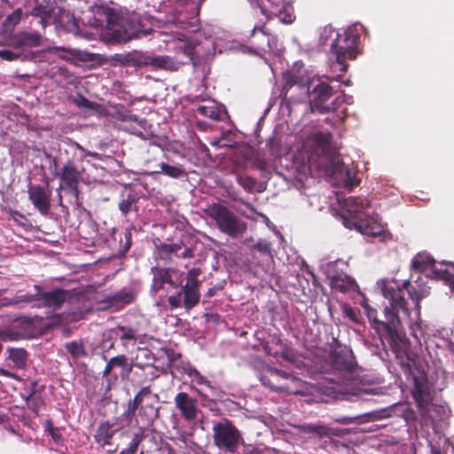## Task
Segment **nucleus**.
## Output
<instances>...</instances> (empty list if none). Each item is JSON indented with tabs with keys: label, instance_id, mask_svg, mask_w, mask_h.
<instances>
[{
	"label": "nucleus",
	"instance_id": "obj_53",
	"mask_svg": "<svg viewBox=\"0 0 454 454\" xmlns=\"http://www.w3.org/2000/svg\"><path fill=\"white\" fill-rule=\"evenodd\" d=\"M122 121H134L137 123L140 127L145 128V125L146 124L147 121L146 119H138L137 115L135 114H125L121 119Z\"/></svg>",
	"mask_w": 454,
	"mask_h": 454
},
{
	"label": "nucleus",
	"instance_id": "obj_25",
	"mask_svg": "<svg viewBox=\"0 0 454 454\" xmlns=\"http://www.w3.org/2000/svg\"><path fill=\"white\" fill-rule=\"evenodd\" d=\"M151 395V387L149 386L143 387L138 393L136 394L133 400L129 403L128 410L125 413L126 417L132 419L135 416L136 411L142 406L143 403H145L146 399H149Z\"/></svg>",
	"mask_w": 454,
	"mask_h": 454
},
{
	"label": "nucleus",
	"instance_id": "obj_54",
	"mask_svg": "<svg viewBox=\"0 0 454 454\" xmlns=\"http://www.w3.org/2000/svg\"><path fill=\"white\" fill-rule=\"evenodd\" d=\"M0 58L7 61H13L20 58V54L9 50H0Z\"/></svg>",
	"mask_w": 454,
	"mask_h": 454
},
{
	"label": "nucleus",
	"instance_id": "obj_22",
	"mask_svg": "<svg viewBox=\"0 0 454 454\" xmlns=\"http://www.w3.org/2000/svg\"><path fill=\"white\" fill-rule=\"evenodd\" d=\"M356 229L362 234L370 237H380L384 232L383 226L372 218H359L355 222Z\"/></svg>",
	"mask_w": 454,
	"mask_h": 454
},
{
	"label": "nucleus",
	"instance_id": "obj_34",
	"mask_svg": "<svg viewBox=\"0 0 454 454\" xmlns=\"http://www.w3.org/2000/svg\"><path fill=\"white\" fill-rule=\"evenodd\" d=\"M433 259L428 255L417 254L411 260V268L416 272L425 271L432 263Z\"/></svg>",
	"mask_w": 454,
	"mask_h": 454
},
{
	"label": "nucleus",
	"instance_id": "obj_26",
	"mask_svg": "<svg viewBox=\"0 0 454 454\" xmlns=\"http://www.w3.org/2000/svg\"><path fill=\"white\" fill-rule=\"evenodd\" d=\"M176 22L181 29L188 30L191 32H195L199 30V9L196 8L195 11L192 12L189 17L183 13H178L176 18Z\"/></svg>",
	"mask_w": 454,
	"mask_h": 454
},
{
	"label": "nucleus",
	"instance_id": "obj_21",
	"mask_svg": "<svg viewBox=\"0 0 454 454\" xmlns=\"http://www.w3.org/2000/svg\"><path fill=\"white\" fill-rule=\"evenodd\" d=\"M118 431L119 428H115V423L110 421L102 422L98 425L94 434L95 442L101 447L110 445L113 437Z\"/></svg>",
	"mask_w": 454,
	"mask_h": 454
},
{
	"label": "nucleus",
	"instance_id": "obj_57",
	"mask_svg": "<svg viewBox=\"0 0 454 454\" xmlns=\"http://www.w3.org/2000/svg\"><path fill=\"white\" fill-rule=\"evenodd\" d=\"M22 12L20 9H17L12 12V14L9 15L6 19V21L12 24H17L20 22L21 19Z\"/></svg>",
	"mask_w": 454,
	"mask_h": 454
},
{
	"label": "nucleus",
	"instance_id": "obj_23",
	"mask_svg": "<svg viewBox=\"0 0 454 454\" xmlns=\"http://www.w3.org/2000/svg\"><path fill=\"white\" fill-rule=\"evenodd\" d=\"M347 210L357 221L361 215L368 216L367 209L370 202L362 197H349L346 201Z\"/></svg>",
	"mask_w": 454,
	"mask_h": 454
},
{
	"label": "nucleus",
	"instance_id": "obj_56",
	"mask_svg": "<svg viewBox=\"0 0 454 454\" xmlns=\"http://www.w3.org/2000/svg\"><path fill=\"white\" fill-rule=\"evenodd\" d=\"M28 394H40L43 393L44 390V386L38 387V381L37 380H31L29 384L27 385Z\"/></svg>",
	"mask_w": 454,
	"mask_h": 454
},
{
	"label": "nucleus",
	"instance_id": "obj_44",
	"mask_svg": "<svg viewBox=\"0 0 454 454\" xmlns=\"http://www.w3.org/2000/svg\"><path fill=\"white\" fill-rule=\"evenodd\" d=\"M236 181L240 186L243 187V189L246 192H247L249 193H252L254 192L255 186L257 184V181L254 177H251L249 176L240 175V174H238L236 176Z\"/></svg>",
	"mask_w": 454,
	"mask_h": 454
},
{
	"label": "nucleus",
	"instance_id": "obj_52",
	"mask_svg": "<svg viewBox=\"0 0 454 454\" xmlns=\"http://www.w3.org/2000/svg\"><path fill=\"white\" fill-rule=\"evenodd\" d=\"M184 296L183 288L176 294L168 296V301L171 308H179L182 302V297Z\"/></svg>",
	"mask_w": 454,
	"mask_h": 454
},
{
	"label": "nucleus",
	"instance_id": "obj_13",
	"mask_svg": "<svg viewBox=\"0 0 454 454\" xmlns=\"http://www.w3.org/2000/svg\"><path fill=\"white\" fill-rule=\"evenodd\" d=\"M28 199L43 215H47L51 208V190L49 185L32 184L27 187Z\"/></svg>",
	"mask_w": 454,
	"mask_h": 454
},
{
	"label": "nucleus",
	"instance_id": "obj_48",
	"mask_svg": "<svg viewBox=\"0 0 454 454\" xmlns=\"http://www.w3.org/2000/svg\"><path fill=\"white\" fill-rule=\"evenodd\" d=\"M253 249L258 251L262 255L268 256L269 258L272 257L271 244L266 240H259L253 246Z\"/></svg>",
	"mask_w": 454,
	"mask_h": 454
},
{
	"label": "nucleus",
	"instance_id": "obj_6",
	"mask_svg": "<svg viewBox=\"0 0 454 454\" xmlns=\"http://www.w3.org/2000/svg\"><path fill=\"white\" fill-rule=\"evenodd\" d=\"M338 89L330 85L325 81H318V82L309 88V104L311 112H318L319 114H326L336 111L342 100L340 97L334 99H330L333 97Z\"/></svg>",
	"mask_w": 454,
	"mask_h": 454
},
{
	"label": "nucleus",
	"instance_id": "obj_62",
	"mask_svg": "<svg viewBox=\"0 0 454 454\" xmlns=\"http://www.w3.org/2000/svg\"><path fill=\"white\" fill-rule=\"evenodd\" d=\"M193 374L198 384H205L208 387L210 386L209 381L203 375H201L200 372L194 370Z\"/></svg>",
	"mask_w": 454,
	"mask_h": 454
},
{
	"label": "nucleus",
	"instance_id": "obj_50",
	"mask_svg": "<svg viewBox=\"0 0 454 454\" xmlns=\"http://www.w3.org/2000/svg\"><path fill=\"white\" fill-rule=\"evenodd\" d=\"M282 88V93L286 96L287 92L297 83V78L294 74H286Z\"/></svg>",
	"mask_w": 454,
	"mask_h": 454
},
{
	"label": "nucleus",
	"instance_id": "obj_64",
	"mask_svg": "<svg viewBox=\"0 0 454 454\" xmlns=\"http://www.w3.org/2000/svg\"><path fill=\"white\" fill-rule=\"evenodd\" d=\"M114 364H112L111 360L109 359L105 366V369L103 371V377L108 376L112 371L114 370Z\"/></svg>",
	"mask_w": 454,
	"mask_h": 454
},
{
	"label": "nucleus",
	"instance_id": "obj_37",
	"mask_svg": "<svg viewBox=\"0 0 454 454\" xmlns=\"http://www.w3.org/2000/svg\"><path fill=\"white\" fill-rule=\"evenodd\" d=\"M184 307L186 310L193 309L200 301V294L199 290L184 289Z\"/></svg>",
	"mask_w": 454,
	"mask_h": 454
},
{
	"label": "nucleus",
	"instance_id": "obj_16",
	"mask_svg": "<svg viewBox=\"0 0 454 454\" xmlns=\"http://www.w3.org/2000/svg\"><path fill=\"white\" fill-rule=\"evenodd\" d=\"M176 408L187 421L194 420L198 416V400L186 392H179L174 397Z\"/></svg>",
	"mask_w": 454,
	"mask_h": 454
},
{
	"label": "nucleus",
	"instance_id": "obj_2",
	"mask_svg": "<svg viewBox=\"0 0 454 454\" xmlns=\"http://www.w3.org/2000/svg\"><path fill=\"white\" fill-rule=\"evenodd\" d=\"M321 40L324 44H329L331 51L335 55V63L331 66L333 71L337 69L340 73L336 76H327L329 81H340L347 73L348 65V59H356L360 43V35L356 28L348 27L342 34H340L333 27H325L321 34Z\"/></svg>",
	"mask_w": 454,
	"mask_h": 454
},
{
	"label": "nucleus",
	"instance_id": "obj_33",
	"mask_svg": "<svg viewBox=\"0 0 454 454\" xmlns=\"http://www.w3.org/2000/svg\"><path fill=\"white\" fill-rule=\"evenodd\" d=\"M200 43L196 38H191L184 41V44L180 46V50L184 55L189 57L191 61L195 64V59L200 58V51L198 50Z\"/></svg>",
	"mask_w": 454,
	"mask_h": 454
},
{
	"label": "nucleus",
	"instance_id": "obj_51",
	"mask_svg": "<svg viewBox=\"0 0 454 454\" xmlns=\"http://www.w3.org/2000/svg\"><path fill=\"white\" fill-rule=\"evenodd\" d=\"M364 415H355V416H340L335 419V421L341 425H349L356 422H361V419Z\"/></svg>",
	"mask_w": 454,
	"mask_h": 454
},
{
	"label": "nucleus",
	"instance_id": "obj_24",
	"mask_svg": "<svg viewBox=\"0 0 454 454\" xmlns=\"http://www.w3.org/2000/svg\"><path fill=\"white\" fill-rule=\"evenodd\" d=\"M139 196L135 191H129L127 193L122 192L118 207L123 215H127L130 212H137V202Z\"/></svg>",
	"mask_w": 454,
	"mask_h": 454
},
{
	"label": "nucleus",
	"instance_id": "obj_41",
	"mask_svg": "<svg viewBox=\"0 0 454 454\" xmlns=\"http://www.w3.org/2000/svg\"><path fill=\"white\" fill-rule=\"evenodd\" d=\"M139 415H145L148 421H153L159 416V407L146 399L139 408Z\"/></svg>",
	"mask_w": 454,
	"mask_h": 454
},
{
	"label": "nucleus",
	"instance_id": "obj_12",
	"mask_svg": "<svg viewBox=\"0 0 454 454\" xmlns=\"http://www.w3.org/2000/svg\"><path fill=\"white\" fill-rule=\"evenodd\" d=\"M276 46V36L266 28L265 24L254 26L251 32V45L247 47L250 53L261 56L273 51Z\"/></svg>",
	"mask_w": 454,
	"mask_h": 454
},
{
	"label": "nucleus",
	"instance_id": "obj_29",
	"mask_svg": "<svg viewBox=\"0 0 454 454\" xmlns=\"http://www.w3.org/2000/svg\"><path fill=\"white\" fill-rule=\"evenodd\" d=\"M197 113L204 117H207L213 121H223L227 115V112L224 109L217 106H200L197 108Z\"/></svg>",
	"mask_w": 454,
	"mask_h": 454
},
{
	"label": "nucleus",
	"instance_id": "obj_45",
	"mask_svg": "<svg viewBox=\"0 0 454 454\" xmlns=\"http://www.w3.org/2000/svg\"><path fill=\"white\" fill-rule=\"evenodd\" d=\"M157 248L161 259H168L172 254H176L181 249V246L178 244L161 243Z\"/></svg>",
	"mask_w": 454,
	"mask_h": 454
},
{
	"label": "nucleus",
	"instance_id": "obj_5",
	"mask_svg": "<svg viewBox=\"0 0 454 454\" xmlns=\"http://www.w3.org/2000/svg\"><path fill=\"white\" fill-rule=\"evenodd\" d=\"M208 216L215 222L218 230L231 238H238L247 230V223L234 212L220 203H213L207 208Z\"/></svg>",
	"mask_w": 454,
	"mask_h": 454
},
{
	"label": "nucleus",
	"instance_id": "obj_42",
	"mask_svg": "<svg viewBox=\"0 0 454 454\" xmlns=\"http://www.w3.org/2000/svg\"><path fill=\"white\" fill-rule=\"evenodd\" d=\"M168 62L169 58L168 56H159L153 58L146 57L137 64L140 66H153L157 68H166Z\"/></svg>",
	"mask_w": 454,
	"mask_h": 454
},
{
	"label": "nucleus",
	"instance_id": "obj_58",
	"mask_svg": "<svg viewBox=\"0 0 454 454\" xmlns=\"http://www.w3.org/2000/svg\"><path fill=\"white\" fill-rule=\"evenodd\" d=\"M200 282L198 278H187L186 284L183 286L184 289H193L199 290V286Z\"/></svg>",
	"mask_w": 454,
	"mask_h": 454
},
{
	"label": "nucleus",
	"instance_id": "obj_31",
	"mask_svg": "<svg viewBox=\"0 0 454 454\" xmlns=\"http://www.w3.org/2000/svg\"><path fill=\"white\" fill-rule=\"evenodd\" d=\"M159 166H160V170H156L153 173H157V174L162 173L165 176H167L170 178H174V179L183 178L187 176L186 171L181 165L171 166L168 163L161 162Z\"/></svg>",
	"mask_w": 454,
	"mask_h": 454
},
{
	"label": "nucleus",
	"instance_id": "obj_47",
	"mask_svg": "<svg viewBox=\"0 0 454 454\" xmlns=\"http://www.w3.org/2000/svg\"><path fill=\"white\" fill-rule=\"evenodd\" d=\"M15 303H35L36 305L39 303V292L35 291V294H26L22 295H18L15 298Z\"/></svg>",
	"mask_w": 454,
	"mask_h": 454
},
{
	"label": "nucleus",
	"instance_id": "obj_1",
	"mask_svg": "<svg viewBox=\"0 0 454 454\" xmlns=\"http://www.w3.org/2000/svg\"><path fill=\"white\" fill-rule=\"evenodd\" d=\"M405 291L414 304L416 319L419 320L420 301L429 296L430 290L427 287L412 286L409 280L404 281L401 287L395 288L386 286L382 289L384 297L390 303V308L386 307L384 310L385 320L378 318L375 309L369 306L365 307L366 315L372 327L378 333L380 340H386L394 350L400 348L406 340L402 332L403 325L398 313L401 311L406 318L411 317V310L404 298Z\"/></svg>",
	"mask_w": 454,
	"mask_h": 454
},
{
	"label": "nucleus",
	"instance_id": "obj_3",
	"mask_svg": "<svg viewBox=\"0 0 454 454\" xmlns=\"http://www.w3.org/2000/svg\"><path fill=\"white\" fill-rule=\"evenodd\" d=\"M34 290L39 292V303L35 305L37 308H50L55 310L66 302L72 305L73 309L67 315L69 321L75 322L82 319L87 311L82 305L86 301L82 295H75L61 288L43 291L40 285H35Z\"/></svg>",
	"mask_w": 454,
	"mask_h": 454
},
{
	"label": "nucleus",
	"instance_id": "obj_35",
	"mask_svg": "<svg viewBox=\"0 0 454 454\" xmlns=\"http://www.w3.org/2000/svg\"><path fill=\"white\" fill-rule=\"evenodd\" d=\"M145 437V428L138 427L137 431L134 434L131 442L129 443L128 448L122 450L119 454H137L138 446Z\"/></svg>",
	"mask_w": 454,
	"mask_h": 454
},
{
	"label": "nucleus",
	"instance_id": "obj_18",
	"mask_svg": "<svg viewBox=\"0 0 454 454\" xmlns=\"http://www.w3.org/2000/svg\"><path fill=\"white\" fill-rule=\"evenodd\" d=\"M332 137L331 133L325 131H319L313 135V143L317 150H320V156L325 161L320 163L324 167H327L328 162L334 160L335 152L331 147Z\"/></svg>",
	"mask_w": 454,
	"mask_h": 454
},
{
	"label": "nucleus",
	"instance_id": "obj_55",
	"mask_svg": "<svg viewBox=\"0 0 454 454\" xmlns=\"http://www.w3.org/2000/svg\"><path fill=\"white\" fill-rule=\"evenodd\" d=\"M343 312L345 314V316L349 318L352 322L354 323H358L359 320H358V314L356 313V311L350 306L348 305H346L344 307V309H343Z\"/></svg>",
	"mask_w": 454,
	"mask_h": 454
},
{
	"label": "nucleus",
	"instance_id": "obj_63",
	"mask_svg": "<svg viewBox=\"0 0 454 454\" xmlns=\"http://www.w3.org/2000/svg\"><path fill=\"white\" fill-rule=\"evenodd\" d=\"M201 274V270L200 268H192L187 273V278H198V277Z\"/></svg>",
	"mask_w": 454,
	"mask_h": 454
},
{
	"label": "nucleus",
	"instance_id": "obj_17",
	"mask_svg": "<svg viewBox=\"0 0 454 454\" xmlns=\"http://www.w3.org/2000/svg\"><path fill=\"white\" fill-rule=\"evenodd\" d=\"M303 434H309L310 439H317L322 441L320 448L325 449L327 445L333 444L332 436L334 434L333 429L325 425L319 424H304L301 427Z\"/></svg>",
	"mask_w": 454,
	"mask_h": 454
},
{
	"label": "nucleus",
	"instance_id": "obj_28",
	"mask_svg": "<svg viewBox=\"0 0 454 454\" xmlns=\"http://www.w3.org/2000/svg\"><path fill=\"white\" fill-rule=\"evenodd\" d=\"M271 344H275L276 346H279L280 348V356L286 361L293 360V354L291 350L285 345L282 340L278 337L273 336L270 340ZM263 349L270 356H277L279 353V350H273L270 347V342L267 341L263 344Z\"/></svg>",
	"mask_w": 454,
	"mask_h": 454
},
{
	"label": "nucleus",
	"instance_id": "obj_27",
	"mask_svg": "<svg viewBox=\"0 0 454 454\" xmlns=\"http://www.w3.org/2000/svg\"><path fill=\"white\" fill-rule=\"evenodd\" d=\"M13 40L20 47H37L41 43L42 36L37 32H20Z\"/></svg>",
	"mask_w": 454,
	"mask_h": 454
},
{
	"label": "nucleus",
	"instance_id": "obj_20",
	"mask_svg": "<svg viewBox=\"0 0 454 454\" xmlns=\"http://www.w3.org/2000/svg\"><path fill=\"white\" fill-rule=\"evenodd\" d=\"M332 364L336 371L351 372L356 368V362L351 350L340 349L334 352Z\"/></svg>",
	"mask_w": 454,
	"mask_h": 454
},
{
	"label": "nucleus",
	"instance_id": "obj_60",
	"mask_svg": "<svg viewBox=\"0 0 454 454\" xmlns=\"http://www.w3.org/2000/svg\"><path fill=\"white\" fill-rule=\"evenodd\" d=\"M442 278L449 284V286L454 290V274L444 270L442 272Z\"/></svg>",
	"mask_w": 454,
	"mask_h": 454
},
{
	"label": "nucleus",
	"instance_id": "obj_8",
	"mask_svg": "<svg viewBox=\"0 0 454 454\" xmlns=\"http://www.w3.org/2000/svg\"><path fill=\"white\" fill-rule=\"evenodd\" d=\"M83 168L79 169L74 160H68L53 176L59 179V189L74 199L76 205H80L79 184L82 179Z\"/></svg>",
	"mask_w": 454,
	"mask_h": 454
},
{
	"label": "nucleus",
	"instance_id": "obj_38",
	"mask_svg": "<svg viewBox=\"0 0 454 454\" xmlns=\"http://www.w3.org/2000/svg\"><path fill=\"white\" fill-rule=\"evenodd\" d=\"M25 401L28 409L36 416L39 414L40 407L44 404V401L40 394H27L25 397Z\"/></svg>",
	"mask_w": 454,
	"mask_h": 454
},
{
	"label": "nucleus",
	"instance_id": "obj_40",
	"mask_svg": "<svg viewBox=\"0 0 454 454\" xmlns=\"http://www.w3.org/2000/svg\"><path fill=\"white\" fill-rule=\"evenodd\" d=\"M66 350L70 354L72 357H84L87 356L84 345L82 341H69L65 344Z\"/></svg>",
	"mask_w": 454,
	"mask_h": 454
},
{
	"label": "nucleus",
	"instance_id": "obj_7",
	"mask_svg": "<svg viewBox=\"0 0 454 454\" xmlns=\"http://www.w3.org/2000/svg\"><path fill=\"white\" fill-rule=\"evenodd\" d=\"M212 431L215 445L225 452L234 453L244 444L241 432L228 419L215 423Z\"/></svg>",
	"mask_w": 454,
	"mask_h": 454
},
{
	"label": "nucleus",
	"instance_id": "obj_61",
	"mask_svg": "<svg viewBox=\"0 0 454 454\" xmlns=\"http://www.w3.org/2000/svg\"><path fill=\"white\" fill-rule=\"evenodd\" d=\"M358 184V182L350 176V172L347 171L345 179V187L353 188Z\"/></svg>",
	"mask_w": 454,
	"mask_h": 454
},
{
	"label": "nucleus",
	"instance_id": "obj_32",
	"mask_svg": "<svg viewBox=\"0 0 454 454\" xmlns=\"http://www.w3.org/2000/svg\"><path fill=\"white\" fill-rule=\"evenodd\" d=\"M115 330L118 332L117 334L122 346H127L129 342L134 344L137 341V329L130 326L118 325Z\"/></svg>",
	"mask_w": 454,
	"mask_h": 454
},
{
	"label": "nucleus",
	"instance_id": "obj_14",
	"mask_svg": "<svg viewBox=\"0 0 454 454\" xmlns=\"http://www.w3.org/2000/svg\"><path fill=\"white\" fill-rule=\"evenodd\" d=\"M152 273L153 275L150 292L153 295H156L161 290H167L170 287L176 289L178 284L173 279V276L176 274V270L172 268H158L153 267Z\"/></svg>",
	"mask_w": 454,
	"mask_h": 454
},
{
	"label": "nucleus",
	"instance_id": "obj_49",
	"mask_svg": "<svg viewBox=\"0 0 454 454\" xmlns=\"http://www.w3.org/2000/svg\"><path fill=\"white\" fill-rule=\"evenodd\" d=\"M138 356H139V361H142L143 363H153V364L156 360L153 356V353L148 348L139 349L136 357H137Z\"/></svg>",
	"mask_w": 454,
	"mask_h": 454
},
{
	"label": "nucleus",
	"instance_id": "obj_30",
	"mask_svg": "<svg viewBox=\"0 0 454 454\" xmlns=\"http://www.w3.org/2000/svg\"><path fill=\"white\" fill-rule=\"evenodd\" d=\"M134 367L141 370L144 381H153L159 377L158 368L153 363H143L139 361V356L135 357Z\"/></svg>",
	"mask_w": 454,
	"mask_h": 454
},
{
	"label": "nucleus",
	"instance_id": "obj_10",
	"mask_svg": "<svg viewBox=\"0 0 454 454\" xmlns=\"http://www.w3.org/2000/svg\"><path fill=\"white\" fill-rule=\"evenodd\" d=\"M102 14L106 19V29L109 31L112 38L119 43H126L133 39L135 32H124L118 26L125 27L129 25V20L121 17L119 12L111 7L102 8Z\"/></svg>",
	"mask_w": 454,
	"mask_h": 454
},
{
	"label": "nucleus",
	"instance_id": "obj_39",
	"mask_svg": "<svg viewBox=\"0 0 454 454\" xmlns=\"http://www.w3.org/2000/svg\"><path fill=\"white\" fill-rule=\"evenodd\" d=\"M356 286V280L348 276L334 278V287L341 293L354 290Z\"/></svg>",
	"mask_w": 454,
	"mask_h": 454
},
{
	"label": "nucleus",
	"instance_id": "obj_46",
	"mask_svg": "<svg viewBox=\"0 0 454 454\" xmlns=\"http://www.w3.org/2000/svg\"><path fill=\"white\" fill-rule=\"evenodd\" d=\"M110 360L114 364V367L122 368L129 373L131 372L132 368L134 367V362L132 364H129L128 357L125 355H118L112 357Z\"/></svg>",
	"mask_w": 454,
	"mask_h": 454
},
{
	"label": "nucleus",
	"instance_id": "obj_9",
	"mask_svg": "<svg viewBox=\"0 0 454 454\" xmlns=\"http://www.w3.org/2000/svg\"><path fill=\"white\" fill-rule=\"evenodd\" d=\"M411 393L419 413L422 416L426 415L432 404L433 394L427 375L424 371H418V373L413 375Z\"/></svg>",
	"mask_w": 454,
	"mask_h": 454
},
{
	"label": "nucleus",
	"instance_id": "obj_36",
	"mask_svg": "<svg viewBox=\"0 0 454 454\" xmlns=\"http://www.w3.org/2000/svg\"><path fill=\"white\" fill-rule=\"evenodd\" d=\"M9 356L8 358L17 366L18 368H23L26 365L27 353L23 348H8Z\"/></svg>",
	"mask_w": 454,
	"mask_h": 454
},
{
	"label": "nucleus",
	"instance_id": "obj_19",
	"mask_svg": "<svg viewBox=\"0 0 454 454\" xmlns=\"http://www.w3.org/2000/svg\"><path fill=\"white\" fill-rule=\"evenodd\" d=\"M137 294L133 290L121 289L114 294L106 297L101 301L104 304L103 309H114V310L122 309L125 306L135 301Z\"/></svg>",
	"mask_w": 454,
	"mask_h": 454
},
{
	"label": "nucleus",
	"instance_id": "obj_43",
	"mask_svg": "<svg viewBox=\"0 0 454 454\" xmlns=\"http://www.w3.org/2000/svg\"><path fill=\"white\" fill-rule=\"evenodd\" d=\"M44 429L51 434L53 442L57 445H62L64 443V438L60 432V428L55 427L51 419H47L45 421Z\"/></svg>",
	"mask_w": 454,
	"mask_h": 454
},
{
	"label": "nucleus",
	"instance_id": "obj_11",
	"mask_svg": "<svg viewBox=\"0 0 454 454\" xmlns=\"http://www.w3.org/2000/svg\"><path fill=\"white\" fill-rule=\"evenodd\" d=\"M262 385L276 392L296 393L287 381L296 383L299 380L282 370L269 367L261 377Z\"/></svg>",
	"mask_w": 454,
	"mask_h": 454
},
{
	"label": "nucleus",
	"instance_id": "obj_59",
	"mask_svg": "<svg viewBox=\"0 0 454 454\" xmlns=\"http://www.w3.org/2000/svg\"><path fill=\"white\" fill-rule=\"evenodd\" d=\"M124 238L126 239V242L123 246V248L121 250V254H124L127 253V251L130 248L131 246V232L129 230H126L124 231Z\"/></svg>",
	"mask_w": 454,
	"mask_h": 454
},
{
	"label": "nucleus",
	"instance_id": "obj_4",
	"mask_svg": "<svg viewBox=\"0 0 454 454\" xmlns=\"http://www.w3.org/2000/svg\"><path fill=\"white\" fill-rule=\"evenodd\" d=\"M34 2L35 4L28 14L39 18V23L43 27L50 23L63 24L67 19L66 27L68 31L78 29V24L74 15H70L63 7L58 6L55 0H34Z\"/></svg>",
	"mask_w": 454,
	"mask_h": 454
},
{
	"label": "nucleus",
	"instance_id": "obj_15",
	"mask_svg": "<svg viewBox=\"0 0 454 454\" xmlns=\"http://www.w3.org/2000/svg\"><path fill=\"white\" fill-rule=\"evenodd\" d=\"M249 3L261 10V12L268 19L278 17L285 23L293 21L292 15L282 17L285 13L286 4L284 0H248Z\"/></svg>",
	"mask_w": 454,
	"mask_h": 454
}]
</instances>
